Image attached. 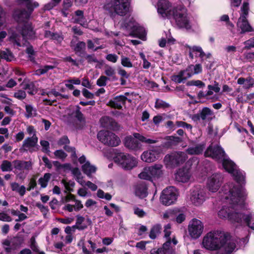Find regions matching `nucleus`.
<instances>
[{"mask_svg":"<svg viewBox=\"0 0 254 254\" xmlns=\"http://www.w3.org/2000/svg\"><path fill=\"white\" fill-rule=\"evenodd\" d=\"M219 163H222L223 167L225 171L230 174L238 184H244L245 173L240 170L236 164L226 155Z\"/></svg>","mask_w":254,"mask_h":254,"instance_id":"5","label":"nucleus"},{"mask_svg":"<svg viewBox=\"0 0 254 254\" xmlns=\"http://www.w3.org/2000/svg\"><path fill=\"white\" fill-rule=\"evenodd\" d=\"M61 183L64 187L65 189V192L67 191H72V188L74 186L75 183L72 181H67L66 180L64 179L62 180Z\"/></svg>","mask_w":254,"mask_h":254,"instance_id":"43","label":"nucleus"},{"mask_svg":"<svg viewBox=\"0 0 254 254\" xmlns=\"http://www.w3.org/2000/svg\"><path fill=\"white\" fill-rule=\"evenodd\" d=\"M20 244L21 239L18 237L7 238L2 242L3 248L7 253H11L16 249Z\"/></svg>","mask_w":254,"mask_h":254,"instance_id":"20","label":"nucleus"},{"mask_svg":"<svg viewBox=\"0 0 254 254\" xmlns=\"http://www.w3.org/2000/svg\"><path fill=\"white\" fill-rule=\"evenodd\" d=\"M0 220L4 222H10L12 219L10 216L5 212L0 213Z\"/></svg>","mask_w":254,"mask_h":254,"instance_id":"60","label":"nucleus"},{"mask_svg":"<svg viewBox=\"0 0 254 254\" xmlns=\"http://www.w3.org/2000/svg\"><path fill=\"white\" fill-rule=\"evenodd\" d=\"M224 180L222 174L215 173L207 178L206 186L209 191L212 192L217 191L221 186Z\"/></svg>","mask_w":254,"mask_h":254,"instance_id":"14","label":"nucleus"},{"mask_svg":"<svg viewBox=\"0 0 254 254\" xmlns=\"http://www.w3.org/2000/svg\"><path fill=\"white\" fill-rule=\"evenodd\" d=\"M75 196L70 193H67L66 195L62 198L63 202L66 203L71 201H74L75 200Z\"/></svg>","mask_w":254,"mask_h":254,"instance_id":"63","label":"nucleus"},{"mask_svg":"<svg viewBox=\"0 0 254 254\" xmlns=\"http://www.w3.org/2000/svg\"><path fill=\"white\" fill-rule=\"evenodd\" d=\"M170 105L169 103L166 102L165 101L159 99H157L155 104V108L156 109H165L167 108H169Z\"/></svg>","mask_w":254,"mask_h":254,"instance_id":"42","label":"nucleus"},{"mask_svg":"<svg viewBox=\"0 0 254 254\" xmlns=\"http://www.w3.org/2000/svg\"><path fill=\"white\" fill-rule=\"evenodd\" d=\"M38 137L36 135H32L30 137H27L23 142L22 147L20 148L21 150L29 151L30 152L36 151L38 150Z\"/></svg>","mask_w":254,"mask_h":254,"instance_id":"19","label":"nucleus"},{"mask_svg":"<svg viewBox=\"0 0 254 254\" xmlns=\"http://www.w3.org/2000/svg\"><path fill=\"white\" fill-rule=\"evenodd\" d=\"M26 3L27 10L16 9L13 17L18 22L17 27H12L8 31L9 41L14 45L20 47L26 44V39H32L35 32L31 24L27 20L29 18L34 8L39 6L37 2H32L31 0H18Z\"/></svg>","mask_w":254,"mask_h":254,"instance_id":"2","label":"nucleus"},{"mask_svg":"<svg viewBox=\"0 0 254 254\" xmlns=\"http://www.w3.org/2000/svg\"><path fill=\"white\" fill-rule=\"evenodd\" d=\"M0 57L8 62H11L14 59L12 53L8 49L0 51Z\"/></svg>","mask_w":254,"mask_h":254,"instance_id":"36","label":"nucleus"},{"mask_svg":"<svg viewBox=\"0 0 254 254\" xmlns=\"http://www.w3.org/2000/svg\"><path fill=\"white\" fill-rule=\"evenodd\" d=\"M78 161L82 165L81 169L83 172L88 177H90L92 174L96 172V167L92 165L90 162L86 160L85 156L82 155L78 159Z\"/></svg>","mask_w":254,"mask_h":254,"instance_id":"21","label":"nucleus"},{"mask_svg":"<svg viewBox=\"0 0 254 254\" xmlns=\"http://www.w3.org/2000/svg\"><path fill=\"white\" fill-rule=\"evenodd\" d=\"M72 116L76 118L79 121L81 122L83 120V116L81 112L80 111V108L77 107L75 110L73 112Z\"/></svg>","mask_w":254,"mask_h":254,"instance_id":"51","label":"nucleus"},{"mask_svg":"<svg viewBox=\"0 0 254 254\" xmlns=\"http://www.w3.org/2000/svg\"><path fill=\"white\" fill-rule=\"evenodd\" d=\"M121 64L125 67L131 68L133 66V64L131 60L125 56H122L121 57Z\"/></svg>","mask_w":254,"mask_h":254,"instance_id":"40","label":"nucleus"},{"mask_svg":"<svg viewBox=\"0 0 254 254\" xmlns=\"http://www.w3.org/2000/svg\"><path fill=\"white\" fill-rule=\"evenodd\" d=\"M40 144L42 146V151L44 152L48 153L50 152L49 150V143L48 141L44 140L40 141Z\"/></svg>","mask_w":254,"mask_h":254,"instance_id":"54","label":"nucleus"},{"mask_svg":"<svg viewBox=\"0 0 254 254\" xmlns=\"http://www.w3.org/2000/svg\"><path fill=\"white\" fill-rule=\"evenodd\" d=\"M188 84L190 86H195L199 88L204 86V83L200 80H191L190 81Z\"/></svg>","mask_w":254,"mask_h":254,"instance_id":"53","label":"nucleus"},{"mask_svg":"<svg viewBox=\"0 0 254 254\" xmlns=\"http://www.w3.org/2000/svg\"><path fill=\"white\" fill-rule=\"evenodd\" d=\"M54 66L52 65H45L44 67L40 68L35 71V74L37 75H40L46 73L50 69H53Z\"/></svg>","mask_w":254,"mask_h":254,"instance_id":"47","label":"nucleus"},{"mask_svg":"<svg viewBox=\"0 0 254 254\" xmlns=\"http://www.w3.org/2000/svg\"><path fill=\"white\" fill-rule=\"evenodd\" d=\"M51 177L50 173H46L43 177H41L39 180L38 183L42 188H45L47 185L49 181H50Z\"/></svg>","mask_w":254,"mask_h":254,"instance_id":"37","label":"nucleus"},{"mask_svg":"<svg viewBox=\"0 0 254 254\" xmlns=\"http://www.w3.org/2000/svg\"><path fill=\"white\" fill-rule=\"evenodd\" d=\"M85 47V43L83 42H79L76 44L74 49L76 52H80L83 50Z\"/></svg>","mask_w":254,"mask_h":254,"instance_id":"61","label":"nucleus"},{"mask_svg":"<svg viewBox=\"0 0 254 254\" xmlns=\"http://www.w3.org/2000/svg\"><path fill=\"white\" fill-rule=\"evenodd\" d=\"M127 98L124 95H120L115 97L113 100H110L108 105L109 106L120 109L125 105Z\"/></svg>","mask_w":254,"mask_h":254,"instance_id":"23","label":"nucleus"},{"mask_svg":"<svg viewBox=\"0 0 254 254\" xmlns=\"http://www.w3.org/2000/svg\"><path fill=\"white\" fill-rule=\"evenodd\" d=\"M121 27L128 31L129 35L144 40L146 35L145 29L133 20L122 21L121 23Z\"/></svg>","mask_w":254,"mask_h":254,"instance_id":"9","label":"nucleus"},{"mask_svg":"<svg viewBox=\"0 0 254 254\" xmlns=\"http://www.w3.org/2000/svg\"><path fill=\"white\" fill-rule=\"evenodd\" d=\"M241 10L240 16L237 23L238 29L241 30L240 33L244 34L254 31V28L251 26L247 20L249 10V3L247 2H244Z\"/></svg>","mask_w":254,"mask_h":254,"instance_id":"6","label":"nucleus"},{"mask_svg":"<svg viewBox=\"0 0 254 254\" xmlns=\"http://www.w3.org/2000/svg\"><path fill=\"white\" fill-rule=\"evenodd\" d=\"M244 44L245 45V48L246 49L254 48V37L246 41Z\"/></svg>","mask_w":254,"mask_h":254,"instance_id":"56","label":"nucleus"},{"mask_svg":"<svg viewBox=\"0 0 254 254\" xmlns=\"http://www.w3.org/2000/svg\"><path fill=\"white\" fill-rule=\"evenodd\" d=\"M184 152H175L166 155L164 159V164L167 168H174L183 163L187 159Z\"/></svg>","mask_w":254,"mask_h":254,"instance_id":"10","label":"nucleus"},{"mask_svg":"<svg viewBox=\"0 0 254 254\" xmlns=\"http://www.w3.org/2000/svg\"><path fill=\"white\" fill-rule=\"evenodd\" d=\"M191 176L189 169L183 168L177 170L175 174V179L178 182L185 183L190 180Z\"/></svg>","mask_w":254,"mask_h":254,"instance_id":"22","label":"nucleus"},{"mask_svg":"<svg viewBox=\"0 0 254 254\" xmlns=\"http://www.w3.org/2000/svg\"><path fill=\"white\" fill-rule=\"evenodd\" d=\"M203 228V224L200 220L193 219L190 222L188 226L189 235L193 239H197L202 234Z\"/></svg>","mask_w":254,"mask_h":254,"instance_id":"15","label":"nucleus"},{"mask_svg":"<svg viewBox=\"0 0 254 254\" xmlns=\"http://www.w3.org/2000/svg\"><path fill=\"white\" fill-rule=\"evenodd\" d=\"M246 195L242 187L236 186L233 183L225 185L220 192V196L221 201L229 205H224L218 211V216L233 224L242 226L244 223L254 230V213L247 211Z\"/></svg>","mask_w":254,"mask_h":254,"instance_id":"1","label":"nucleus"},{"mask_svg":"<svg viewBox=\"0 0 254 254\" xmlns=\"http://www.w3.org/2000/svg\"><path fill=\"white\" fill-rule=\"evenodd\" d=\"M130 0H106L104 9L111 16H125L129 10Z\"/></svg>","mask_w":254,"mask_h":254,"instance_id":"4","label":"nucleus"},{"mask_svg":"<svg viewBox=\"0 0 254 254\" xmlns=\"http://www.w3.org/2000/svg\"><path fill=\"white\" fill-rule=\"evenodd\" d=\"M226 154L219 145H210L204 152L205 157H211L219 162Z\"/></svg>","mask_w":254,"mask_h":254,"instance_id":"16","label":"nucleus"},{"mask_svg":"<svg viewBox=\"0 0 254 254\" xmlns=\"http://www.w3.org/2000/svg\"><path fill=\"white\" fill-rule=\"evenodd\" d=\"M166 140L165 145L167 147L176 145L182 141V139L180 137L174 136H168Z\"/></svg>","mask_w":254,"mask_h":254,"instance_id":"33","label":"nucleus"},{"mask_svg":"<svg viewBox=\"0 0 254 254\" xmlns=\"http://www.w3.org/2000/svg\"><path fill=\"white\" fill-rule=\"evenodd\" d=\"M134 213L139 217H142L146 214L145 212L142 209L137 207H134Z\"/></svg>","mask_w":254,"mask_h":254,"instance_id":"64","label":"nucleus"},{"mask_svg":"<svg viewBox=\"0 0 254 254\" xmlns=\"http://www.w3.org/2000/svg\"><path fill=\"white\" fill-rule=\"evenodd\" d=\"M101 125L102 127L115 129L117 127V123L112 119L109 117H103L100 120Z\"/></svg>","mask_w":254,"mask_h":254,"instance_id":"25","label":"nucleus"},{"mask_svg":"<svg viewBox=\"0 0 254 254\" xmlns=\"http://www.w3.org/2000/svg\"><path fill=\"white\" fill-rule=\"evenodd\" d=\"M98 139L104 144L114 147L121 143L119 137L112 132L108 130H100L97 134Z\"/></svg>","mask_w":254,"mask_h":254,"instance_id":"11","label":"nucleus"},{"mask_svg":"<svg viewBox=\"0 0 254 254\" xmlns=\"http://www.w3.org/2000/svg\"><path fill=\"white\" fill-rule=\"evenodd\" d=\"M139 56L143 61V68L148 69L151 66V63L146 59L145 55L143 53H139Z\"/></svg>","mask_w":254,"mask_h":254,"instance_id":"50","label":"nucleus"},{"mask_svg":"<svg viewBox=\"0 0 254 254\" xmlns=\"http://www.w3.org/2000/svg\"><path fill=\"white\" fill-rule=\"evenodd\" d=\"M161 226L160 225H154L151 229L149 237L152 239L156 238L157 235L160 232Z\"/></svg>","mask_w":254,"mask_h":254,"instance_id":"45","label":"nucleus"},{"mask_svg":"<svg viewBox=\"0 0 254 254\" xmlns=\"http://www.w3.org/2000/svg\"><path fill=\"white\" fill-rule=\"evenodd\" d=\"M82 187L87 186L89 189H90L92 191H95L97 189V186L92 183L90 181L85 182L84 181V184L83 185H81Z\"/></svg>","mask_w":254,"mask_h":254,"instance_id":"59","label":"nucleus"},{"mask_svg":"<svg viewBox=\"0 0 254 254\" xmlns=\"http://www.w3.org/2000/svg\"><path fill=\"white\" fill-rule=\"evenodd\" d=\"M188 71L183 70L180 71L178 74L172 76V80L177 83H181L190 77V74H188Z\"/></svg>","mask_w":254,"mask_h":254,"instance_id":"28","label":"nucleus"},{"mask_svg":"<svg viewBox=\"0 0 254 254\" xmlns=\"http://www.w3.org/2000/svg\"><path fill=\"white\" fill-rule=\"evenodd\" d=\"M109 78L105 75H101L97 80L96 84L99 86H105Z\"/></svg>","mask_w":254,"mask_h":254,"instance_id":"49","label":"nucleus"},{"mask_svg":"<svg viewBox=\"0 0 254 254\" xmlns=\"http://www.w3.org/2000/svg\"><path fill=\"white\" fill-rule=\"evenodd\" d=\"M171 226L169 224H167L165 227L164 229V235L165 238L167 239L166 243L164 244L163 247L165 248V247H168L171 244V238L170 237L171 234L170 231Z\"/></svg>","mask_w":254,"mask_h":254,"instance_id":"38","label":"nucleus"},{"mask_svg":"<svg viewBox=\"0 0 254 254\" xmlns=\"http://www.w3.org/2000/svg\"><path fill=\"white\" fill-rule=\"evenodd\" d=\"M136 139L148 144H153L157 142L155 139L146 138L138 133H134L133 137L129 136L125 138V145L126 147L132 150H137L141 148V145Z\"/></svg>","mask_w":254,"mask_h":254,"instance_id":"7","label":"nucleus"},{"mask_svg":"<svg viewBox=\"0 0 254 254\" xmlns=\"http://www.w3.org/2000/svg\"><path fill=\"white\" fill-rule=\"evenodd\" d=\"M179 192L177 189L173 186L164 189L160 196V201L165 205H170L177 199Z\"/></svg>","mask_w":254,"mask_h":254,"instance_id":"12","label":"nucleus"},{"mask_svg":"<svg viewBox=\"0 0 254 254\" xmlns=\"http://www.w3.org/2000/svg\"><path fill=\"white\" fill-rule=\"evenodd\" d=\"M212 114L213 113L211 109L205 107L202 109L200 115L201 119L202 120H205L208 118L209 116H211Z\"/></svg>","mask_w":254,"mask_h":254,"instance_id":"44","label":"nucleus"},{"mask_svg":"<svg viewBox=\"0 0 254 254\" xmlns=\"http://www.w3.org/2000/svg\"><path fill=\"white\" fill-rule=\"evenodd\" d=\"M188 71V74H190V76L193 74H198L202 71V66L200 64H196L195 65H190L186 69Z\"/></svg>","mask_w":254,"mask_h":254,"instance_id":"31","label":"nucleus"},{"mask_svg":"<svg viewBox=\"0 0 254 254\" xmlns=\"http://www.w3.org/2000/svg\"><path fill=\"white\" fill-rule=\"evenodd\" d=\"M106 59L109 62L115 63L118 60V56L115 54H110L106 56Z\"/></svg>","mask_w":254,"mask_h":254,"instance_id":"57","label":"nucleus"},{"mask_svg":"<svg viewBox=\"0 0 254 254\" xmlns=\"http://www.w3.org/2000/svg\"><path fill=\"white\" fill-rule=\"evenodd\" d=\"M202 244L207 250H216L222 248L227 253H232L236 248L234 241L228 233L220 230H214L207 233L203 237Z\"/></svg>","mask_w":254,"mask_h":254,"instance_id":"3","label":"nucleus"},{"mask_svg":"<svg viewBox=\"0 0 254 254\" xmlns=\"http://www.w3.org/2000/svg\"><path fill=\"white\" fill-rule=\"evenodd\" d=\"M205 190L200 187H196L190 191L189 200L195 206H200L206 200Z\"/></svg>","mask_w":254,"mask_h":254,"instance_id":"13","label":"nucleus"},{"mask_svg":"<svg viewBox=\"0 0 254 254\" xmlns=\"http://www.w3.org/2000/svg\"><path fill=\"white\" fill-rule=\"evenodd\" d=\"M0 168L3 172H8L12 170V164L11 162L7 160L2 161Z\"/></svg>","mask_w":254,"mask_h":254,"instance_id":"48","label":"nucleus"},{"mask_svg":"<svg viewBox=\"0 0 254 254\" xmlns=\"http://www.w3.org/2000/svg\"><path fill=\"white\" fill-rule=\"evenodd\" d=\"M104 73L106 76L114 78L116 75V71L113 67L109 65L105 66Z\"/></svg>","mask_w":254,"mask_h":254,"instance_id":"46","label":"nucleus"},{"mask_svg":"<svg viewBox=\"0 0 254 254\" xmlns=\"http://www.w3.org/2000/svg\"><path fill=\"white\" fill-rule=\"evenodd\" d=\"M254 84V79L252 77H249L246 79V82L245 83L243 87L246 89H249L252 87Z\"/></svg>","mask_w":254,"mask_h":254,"instance_id":"55","label":"nucleus"},{"mask_svg":"<svg viewBox=\"0 0 254 254\" xmlns=\"http://www.w3.org/2000/svg\"><path fill=\"white\" fill-rule=\"evenodd\" d=\"M138 177L141 179L151 181L152 177L149 167H145L142 172L138 175Z\"/></svg>","mask_w":254,"mask_h":254,"instance_id":"34","label":"nucleus"},{"mask_svg":"<svg viewBox=\"0 0 254 254\" xmlns=\"http://www.w3.org/2000/svg\"><path fill=\"white\" fill-rule=\"evenodd\" d=\"M26 94L24 91L19 90L15 92L14 97L19 100H23L26 97Z\"/></svg>","mask_w":254,"mask_h":254,"instance_id":"52","label":"nucleus"},{"mask_svg":"<svg viewBox=\"0 0 254 254\" xmlns=\"http://www.w3.org/2000/svg\"><path fill=\"white\" fill-rule=\"evenodd\" d=\"M13 165L15 169L18 170H29L32 169L33 163L31 161H24L15 160L13 162Z\"/></svg>","mask_w":254,"mask_h":254,"instance_id":"24","label":"nucleus"},{"mask_svg":"<svg viewBox=\"0 0 254 254\" xmlns=\"http://www.w3.org/2000/svg\"><path fill=\"white\" fill-rule=\"evenodd\" d=\"M161 149L159 147H153L144 151L141 155V160L145 162L151 163L155 161L160 157Z\"/></svg>","mask_w":254,"mask_h":254,"instance_id":"17","label":"nucleus"},{"mask_svg":"<svg viewBox=\"0 0 254 254\" xmlns=\"http://www.w3.org/2000/svg\"><path fill=\"white\" fill-rule=\"evenodd\" d=\"M135 194L140 198H144L147 195L146 186L143 184H139L136 186Z\"/></svg>","mask_w":254,"mask_h":254,"instance_id":"30","label":"nucleus"},{"mask_svg":"<svg viewBox=\"0 0 254 254\" xmlns=\"http://www.w3.org/2000/svg\"><path fill=\"white\" fill-rule=\"evenodd\" d=\"M76 16H78V18L75 19V21L76 23H79L82 26L86 25L85 18L83 16V11L82 10H78L75 12Z\"/></svg>","mask_w":254,"mask_h":254,"instance_id":"39","label":"nucleus"},{"mask_svg":"<svg viewBox=\"0 0 254 254\" xmlns=\"http://www.w3.org/2000/svg\"><path fill=\"white\" fill-rule=\"evenodd\" d=\"M115 162L125 170H130L137 166L138 161L136 158L131 155L120 153L114 158Z\"/></svg>","mask_w":254,"mask_h":254,"instance_id":"8","label":"nucleus"},{"mask_svg":"<svg viewBox=\"0 0 254 254\" xmlns=\"http://www.w3.org/2000/svg\"><path fill=\"white\" fill-rule=\"evenodd\" d=\"M71 171L76 181L80 185H83L84 184V180H83V176L79 169L78 168H73L71 169Z\"/></svg>","mask_w":254,"mask_h":254,"instance_id":"32","label":"nucleus"},{"mask_svg":"<svg viewBox=\"0 0 254 254\" xmlns=\"http://www.w3.org/2000/svg\"><path fill=\"white\" fill-rule=\"evenodd\" d=\"M151 174L152 177L154 178H158L163 175V165L160 164H156L153 166H150Z\"/></svg>","mask_w":254,"mask_h":254,"instance_id":"27","label":"nucleus"},{"mask_svg":"<svg viewBox=\"0 0 254 254\" xmlns=\"http://www.w3.org/2000/svg\"><path fill=\"white\" fill-rule=\"evenodd\" d=\"M10 188L13 191L18 193L21 196L24 195L26 189L24 186H20L16 182H12L10 184Z\"/></svg>","mask_w":254,"mask_h":254,"instance_id":"29","label":"nucleus"},{"mask_svg":"<svg viewBox=\"0 0 254 254\" xmlns=\"http://www.w3.org/2000/svg\"><path fill=\"white\" fill-rule=\"evenodd\" d=\"M186 47L189 49V57L191 59H193L194 57L199 58L202 62L205 59H209L211 57L210 53H205L200 46H193L191 47L187 45Z\"/></svg>","mask_w":254,"mask_h":254,"instance_id":"18","label":"nucleus"},{"mask_svg":"<svg viewBox=\"0 0 254 254\" xmlns=\"http://www.w3.org/2000/svg\"><path fill=\"white\" fill-rule=\"evenodd\" d=\"M54 154L57 158L62 160L64 159L67 156L66 153L62 150H56L54 152Z\"/></svg>","mask_w":254,"mask_h":254,"instance_id":"58","label":"nucleus"},{"mask_svg":"<svg viewBox=\"0 0 254 254\" xmlns=\"http://www.w3.org/2000/svg\"><path fill=\"white\" fill-rule=\"evenodd\" d=\"M204 148V144H195L189 146L187 149V152L190 155H199L202 153Z\"/></svg>","mask_w":254,"mask_h":254,"instance_id":"26","label":"nucleus"},{"mask_svg":"<svg viewBox=\"0 0 254 254\" xmlns=\"http://www.w3.org/2000/svg\"><path fill=\"white\" fill-rule=\"evenodd\" d=\"M45 37L61 42L63 40V37L62 34L57 33H53L50 31H46L45 33Z\"/></svg>","mask_w":254,"mask_h":254,"instance_id":"35","label":"nucleus"},{"mask_svg":"<svg viewBox=\"0 0 254 254\" xmlns=\"http://www.w3.org/2000/svg\"><path fill=\"white\" fill-rule=\"evenodd\" d=\"M25 109H26V114L25 116L27 118H31L36 116V110L34 108L30 105H25Z\"/></svg>","mask_w":254,"mask_h":254,"instance_id":"41","label":"nucleus"},{"mask_svg":"<svg viewBox=\"0 0 254 254\" xmlns=\"http://www.w3.org/2000/svg\"><path fill=\"white\" fill-rule=\"evenodd\" d=\"M74 202H75V204L73 205L74 211H79L83 207V205L80 200L75 199Z\"/></svg>","mask_w":254,"mask_h":254,"instance_id":"62","label":"nucleus"}]
</instances>
